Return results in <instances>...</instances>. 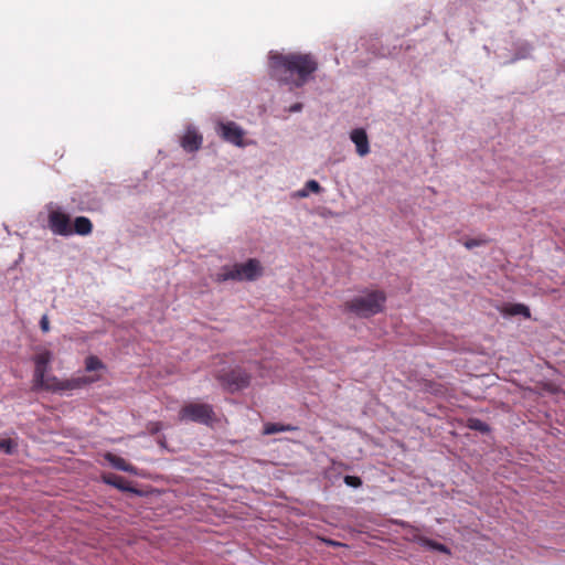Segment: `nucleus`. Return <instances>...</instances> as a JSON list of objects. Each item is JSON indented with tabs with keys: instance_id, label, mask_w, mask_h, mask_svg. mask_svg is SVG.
I'll return each mask as SVG.
<instances>
[{
	"instance_id": "f257e3e1",
	"label": "nucleus",
	"mask_w": 565,
	"mask_h": 565,
	"mask_svg": "<svg viewBox=\"0 0 565 565\" xmlns=\"http://www.w3.org/2000/svg\"><path fill=\"white\" fill-rule=\"evenodd\" d=\"M273 76L290 87H302L318 70V61L310 53H274L270 55Z\"/></svg>"
},
{
	"instance_id": "f03ea898",
	"label": "nucleus",
	"mask_w": 565,
	"mask_h": 565,
	"mask_svg": "<svg viewBox=\"0 0 565 565\" xmlns=\"http://www.w3.org/2000/svg\"><path fill=\"white\" fill-rule=\"evenodd\" d=\"M33 361L35 364L32 385L33 391L45 390L52 392H61L79 390L97 382L100 379V376L94 375H79L65 381H60L55 376L46 379L45 374L49 371L50 363L52 361V353L49 350H44L36 354L33 358Z\"/></svg>"
},
{
	"instance_id": "7ed1b4c3",
	"label": "nucleus",
	"mask_w": 565,
	"mask_h": 565,
	"mask_svg": "<svg viewBox=\"0 0 565 565\" xmlns=\"http://www.w3.org/2000/svg\"><path fill=\"white\" fill-rule=\"evenodd\" d=\"M386 294L383 290H367L344 303V309L361 318L381 313L385 308Z\"/></svg>"
},
{
	"instance_id": "20e7f679",
	"label": "nucleus",
	"mask_w": 565,
	"mask_h": 565,
	"mask_svg": "<svg viewBox=\"0 0 565 565\" xmlns=\"http://www.w3.org/2000/svg\"><path fill=\"white\" fill-rule=\"evenodd\" d=\"M262 271L263 268L259 260L250 258L246 263L223 267L222 271L217 274V280H255L262 275Z\"/></svg>"
},
{
	"instance_id": "39448f33",
	"label": "nucleus",
	"mask_w": 565,
	"mask_h": 565,
	"mask_svg": "<svg viewBox=\"0 0 565 565\" xmlns=\"http://www.w3.org/2000/svg\"><path fill=\"white\" fill-rule=\"evenodd\" d=\"M179 420L193 422L209 426L215 420V413L210 404L188 403L179 411Z\"/></svg>"
},
{
	"instance_id": "423d86ee",
	"label": "nucleus",
	"mask_w": 565,
	"mask_h": 565,
	"mask_svg": "<svg viewBox=\"0 0 565 565\" xmlns=\"http://www.w3.org/2000/svg\"><path fill=\"white\" fill-rule=\"evenodd\" d=\"M217 380L227 390L234 392L247 387L250 381V376L241 367H236L228 372L218 374Z\"/></svg>"
},
{
	"instance_id": "0eeeda50",
	"label": "nucleus",
	"mask_w": 565,
	"mask_h": 565,
	"mask_svg": "<svg viewBox=\"0 0 565 565\" xmlns=\"http://www.w3.org/2000/svg\"><path fill=\"white\" fill-rule=\"evenodd\" d=\"M216 132L226 142H230L237 147L245 146V131L234 121L217 122Z\"/></svg>"
},
{
	"instance_id": "6e6552de",
	"label": "nucleus",
	"mask_w": 565,
	"mask_h": 565,
	"mask_svg": "<svg viewBox=\"0 0 565 565\" xmlns=\"http://www.w3.org/2000/svg\"><path fill=\"white\" fill-rule=\"evenodd\" d=\"M49 227L50 230L61 236L73 235L70 216L61 211H51L49 214Z\"/></svg>"
},
{
	"instance_id": "1a4fd4ad",
	"label": "nucleus",
	"mask_w": 565,
	"mask_h": 565,
	"mask_svg": "<svg viewBox=\"0 0 565 565\" xmlns=\"http://www.w3.org/2000/svg\"><path fill=\"white\" fill-rule=\"evenodd\" d=\"M203 142V137L201 134L198 132L195 128L189 127L184 135L181 138V147L186 152H195L198 151Z\"/></svg>"
},
{
	"instance_id": "9d476101",
	"label": "nucleus",
	"mask_w": 565,
	"mask_h": 565,
	"mask_svg": "<svg viewBox=\"0 0 565 565\" xmlns=\"http://www.w3.org/2000/svg\"><path fill=\"white\" fill-rule=\"evenodd\" d=\"M350 138L354 142L359 156L364 157L370 152L369 139L364 129L358 128L352 130Z\"/></svg>"
},
{
	"instance_id": "9b49d317",
	"label": "nucleus",
	"mask_w": 565,
	"mask_h": 565,
	"mask_svg": "<svg viewBox=\"0 0 565 565\" xmlns=\"http://www.w3.org/2000/svg\"><path fill=\"white\" fill-rule=\"evenodd\" d=\"M73 234L87 236L93 232V223L86 216L75 217L72 226Z\"/></svg>"
},
{
	"instance_id": "f8f14e48",
	"label": "nucleus",
	"mask_w": 565,
	"mask_h": 565,
	"mask_svg": "<svg viewBox=\"0 0 565 565\" xmlns=\"http://www.w3.org/2000/svg\"><path fill=\"white\" fill-rule=\"evenodd\" d=\"M105 459L116 469L118 470H121V471H126V472H134L135 471V468L132 465L128 463L124 458L117 456V455H114V454H110V452H107L105 455Z\"/></svg>"
},
{
	"instance_id": "ddd939ff",
	"label": "nucleus",
	"mask_w": 565,
	"mask_h": 565,
	"mask_svg": "<svg viewBox=\"0 0 565 565\" xmlns=\"http://www.w3.org/2000/svg\"><path fill=\"white\" fill-rule=\"evenodd\" d=\"M501 312L504 316H524L525 318H530V309L523 303H512L505 305L502 307Z\"/></svg>"
},
{
	"instance_id": "4468645a",
	"label": "nucleus",
	"mask_w": 565,
	"mask_h": 565,
	"mask_svg": "<svg viewBox=\"0 0 565 565\" xmlns=\"http://www.w3.org/2000/svg\"><path fill=\"white\" fill-rule=\"evenodd\" d=\"M298 428L296 426H292V425H284V424H278V423H268L264 426V435H273V434H276V433H281V431H294V430H297Z\"/></svg>"
},
{
	"instance_id": "2eb2a0df",
	"label": "nucleus",
	"mask_w": 565,
	"mask_h": 565,
	"mask_svg": "<svg viewBox=\"0 0 565 565\" xmlns=\"http://www.w3.org/2000/svg\"><path fill=\"white\" fill-rule=\"evenodd\" d=\"M104 367L105 366H104L103 362L95 355H89L85 360V369L88 372H93V371L100 370Z\"/></svg>"
},
{
	"instance_id": "dca6fc26",
	"label": "nucleus",
	"mask_w": 565,
	"mask_h": 565,
	"mask_svg": "<svg viewBox=\"0 0 565 565\" xmlns=\"http://www.w3.org/2000/svg\"><path fill=\"white\" fill-rule=\"evenodd\" d=\"M468 427L480 433H488L490 430L489 425L478 418H469Z\"/></svg>"
},
{
	"instance_id": "f3484780",
	"label": "nucleus",
	"mask_w": 565,
	"mask_h": 565,
	"mask_svg": "<svg viewBox=\"0 0 565 565\" xmlns=\"http://www.w3.org/2000/svg\"><path fill=\"white\" fill-rule=\"evenodd\" d=\"M104 480L106 483L115 486L118 489H125V479L117 475L105 476Z\"/></svg>"
},
{
	"instance_id": "a211bd4d",
	"label": "nucleus",
	"mask_w": 565,
	"mask_h": 565,
	"mask_svg": "<svg viewBox=\"0 0 565 565\" xmlns=\"http://www.w3.org/2000/svg\"><path fill=\"white\" fill-rule=\"evenodd\" d=\"M425 390L431 394H435V395H443L445 394L446 392V388L444 385L441 384H437V383H433V382H428L425 384Z\"/></svg>"
},
{
	"instance_id": "6ab92c4d",
	"label": "nucleus",
	"mask_w": 565,
	"mask_h": 565,
	"mask_svg": "<svg viewBox=\"0 0 565 565\" xmlns=\"http://www.w3.org/2000/svg\"><path fill=\"white\" fill-rule=\"evenodd\" d=\"M15 446L17 445L11 439H0V450L8 455L13 454Z\"/></svg>"
},
{
	"instance_id": "aec40b11",
	"label": "nucleus",
	"mask_w": 565,
	"mask_h": 565,
	"mask_svg": "<svg viewBox=\"0 0 565 565\" xmlns=\"http://www.w3.org/2000/svg\"><path fill=\"white\" fill-rule=\"evenodd\" d=\"M424 542L427 546H429L433 550H436V551L443 552V553L448 552V548L446 547V545H444L441 543H438V542L431 541V540H425Z\"/></svg>"
},
{
	"instance_id": "412c9836",
	"label": "nucleus",
	"mask_w": 565,
	"mask_h": 565,
	"mask_svg": "<svg viewBox=\"0 0 565 565\" xmlns=\"http://www.w3.org/2000/svg\"><path fill=\"white\" fill-rule=\"evenodd\" d=\"M487 239H482V238H472V239H468L463 243V245L468 248V249H471L473 247H477V246H480V245H484L487 244Z\"/></svg>"
},
{
	"instance_id": "4be33fe9",
	"label": "nucleus",
	"mask_w": 565,
	"mask_h": 565,
	"mask_svg": "<svg viewBox=\"0 0 565 565\" xmlns=\"http://www.w3.org/2000/svg\"><path fill=\"white\" fill-rule=\"evenodd\" d=\"M344 482H345V484L353 487V488H358L362 484V480L355 476H345Z\"/></svg>"
},
{
	"instance_id": "5701e85b",
	"label": "nucleus",
	"mask_w": 565,
	"mask_h": 565,
	"mask_svg": "<svg viewBox=\"0 0 565 565\" xmlns=\"http://www.w3.org/2000/svg\"><path fill=\"white\" fill-rule=\"evenodd\" d=\"M161 428H162V424L160 422H150L147 425V430L151 435H156L157 433H159L161 430Z\"/></svg>"
},
{
	"instance_id": "b1692460",
	"label": "nucleus",
	"mask_w": 565,
	"mask_h": 565,
	"mask_svg": "<svg viewBox=\"0 0 565 565\" xmlns=\"http://www.w3.org/2000/svg\"><path fill=\"white\" fill-rule=\"evenodd\" d=\"M306 189L313 193H319L321 191V186L316 180H309L306 183Z\"/></svg>"
},
{
	"instance_id": "393cba45",
	"label": "nucleus",
	"mask_w": 565,
	"mask_h": 565,
	"mask_svg": "<svg viewBox=\"0 0 565 565\" xmlns=\"http://www.w3.org/2000/svg\"><path fill=\"white\" fill-rule=\"evenodd\" d=\"M40 328L41 330L46 333L50 331V321H49V317L46 315H44L41 320H40Z\"/></svg>"
},
{
	"instance_id": "a878e982",
	"label": "nucleus",
	"mask_w": 565,
	"mask_h": 565,
	"mask_svg": "<svg viewBox=\"0 0 565 565\" xmlns=\"http://www.w3.org/2000/svg\"><path fill=\"white\" fill-rule=\"evenodd\" d=\"M301 108H302L301 104H295L294 106L290 107V110L291 111H299V110H301Z\"/></svg>"
},
{
	"instance_id": "bb28decb",
	"label": "nucleus",
	"mask_w": 565,
	"mask_h": 565,
	"mask_svg": "<svg viewBox=\"0 0 565 565\" xmlns=\"http://www.w3.org/2000/svg\"><path fill=\"white\" fill-rule=\"evenodd\" d=\"M299 194H300V196H306L307 192L306 191H301Z\"/></svg>"
},
{
	"instance_id": "cd10ccee",
	"label": "nucleus",
	"mask_w": 565,
	"mask_h": 565,
	"mask_svg": "<svg viewBox=\"0 0 565 565\" xmlns=\"http://www.w3.org/2000/svg\"><path fill=\"white\" fill-rule=\"evenodd\" d=\"M329 543H330L331 545H339V543L333 542V541H330Z\"/></svg>"
}]
</instances>
